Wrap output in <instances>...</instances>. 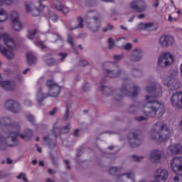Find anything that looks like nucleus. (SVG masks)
Returning <instances> with one entry per match:
<instances>
[{"label": "nucleus", "mask_w": 182, "mask_h": 182, "mask_svg": "<svg viewBox=\"0 0 182 182\" xmlns=\"http://www.w3.org/2000/svg\"><path fill=\"white\" fill-rule=\"evenodd\" d=\"M1 127H9V130L4 136L0 134V150H6L4 146L7 147H14L12 143H15L18 140L19 136V129L21 125L18 122L11 124V119L8 117H3L0 119Z\"/></svg>", "instance_id": "1"}, {"label": "nucleus", "mask_w": 182, "mask_h": 182, "mask_svg": "<svg viewBox=\"0 0 182 182\" xmlns=\"http://www.w3.org/2000/svg\"><path fill=\"white\" fill-rule=\"evenodd\" d=\"M146 91L151 95L146 96V106L147 107H145L144 114L149 116V117H156L157 112L160 109V102L154 100V97H159V94H156V87H148L146 88Z\"/></svg>", "instance_id": "2"}, {"label": "nucleus", "mask_w": 182, "mask_h": 182, "mask_svg": "<svg viewBox=\"0 0 182 182\" xmlns=\"http://www.w3.org/2000/svg\"><path fill=\"white\" fill-rule=\"evenodd\" d=\"M46 85L48 87V92L46 95L42 92V88H39L38 90L37 100L40 106H42L44 99L47 97H57L60 93V87L53 82V80L47 81Z\"/></svg>", "instance_id": "3"}, {"label": "nucleus", "mask_w": 182, "mask_h": 182, "mask_svg": "<svg viewBox=\"0 0 182 182\" xmlns=\"http://www.w3.org/2000/svg\"><path fill=\"white\" fill-rule=\"evenodd\" d=\"M1 39H3L9 50L0 44V52L3 53V55H4V56L6 57L9 60H11V59H14L15 57L14 50L16 49V44L15 43V41L14 39H12V38H11V36L7 33H0V41Z\"/></svg>", "instance_id": "4"}, {"label": "nucleus", "mask_w": 182, "mask_h": 182, "mask_svg": "<svg viewBox=\"0 0 182 182\" xmlns=\"http://www.w3.org/2000/svg\"><path fill=\"white\" fill-rule=\"evenodd\" d=\"M171 167L174 173L182 176V157L177 156L171 161Z\"/></svg>", "instance_id": "5"}, {"label": "nucleus", "mask_w": 182, "mask_h": 182, "mask_svg": "<svg viewBox=\"0 0 182 182\" xmlns=\"http://www.w3.org/2000/svg\"><path fill=\"white\" fill-rule=\"evenodd\" d=\"M171 103L175 109H182V91H178L172 95Z\"/></svg>", "instance_id": "6"}, {"label": "nucleus", "mask_w": 182, "mask_h": 182, "mask_svg": "<svg viewBox=\"0 0 182 182\" xmlns=\"http://www.w3.org/2000/svg\"><path fill=\"white\" fill-rule=\"evenodd\" d=\"M128 140L129 146L132 149H136L140 146V140L139 139V133L135 131H132L128 134Z\"/></svg>", "instance_id": "7"}, {"label": "nucleus", "mask_w": 182, "mask_h": 182, "mask_svg": "<svg viewBox=\"0 0 182 182\" xmlns=\"http://www.w3.org/2000/svg\"><path fill=\"white\" fill-rule=\"evenodd\" d=\"M100 26H102L100 16H94L93 21L87 23L88 29L90 31V32H92L94 33H95L96 32H99Z\"/></svg>", "instance_id": "8"}, {"label": "nucleus", "mask_w": 182, "mask_h": 182, "mask_svg": "<svg viewBox=\"0 0 182 182\" xmlns=\"http://www.w3.org/2000/svg\"><path fill=\"white\" fill-rule=\"evenodd\" d=\"M0 86L7 92H14L16 89V84L11 80H2V76L0 74Z\"/></svg>", "instance_id": "9"}, {"label": "nucleus", "mask_w": 182, "mask_h": 182, "mask_svg": "<svg viewBox=\"0 0 182 182\" xmlns=\"http://www.w3.org/2000/svg\"><path fill=\"white\" fill-rule=\"evenodd\" d=\"M4 107H6L7 110H10V112H13L14 113H18L21 112V105L18 104V102L12 100L6 101Z\"/></svg>", "instance_id": "10"}, {"label": "nucleus", "mask_w": 182, "mask_h": 182, "mask_svg": "<svg viewBox=\"0 0 182 182\" xmlns=\"http://www.w3.org/2000/svg\"><path fill=\"white\" fill-rule=\"evenodd\" d=\"M150 138L156 143H159L160 140V122L154 124L150 132Z\"/></svg>", "instance_id": "11"}, {"label": "nucleus", "mask_w": 182, "mask_h": 182, "mask_svg": "<svg viewBox=\"0 0 182 182\" xmlns=\"http://www.w3.org/2000/svg\"><path fill=\"white\" fill-rule=\"evenodd\" d=\"M46 0H38L39 9H32L31 4H26V12H31L33 16H39V14H41V11L45 8V6L42 4V2H45Z\"/></svg>", "instance_id": "12"}, {"label": "nucleus", "mask_w": 182, "mask_h": 182, "mask_svg": "<svg viewBox=\"0 0 182 182\" xmlns=\"http://www.w3.org/2000/svg\"><path fill=\"white\" fill-rule=\"evenodd\" d=\"M131 8L136 12H144L146 11V4L143 0H134L131 3Z\"/></svg>", "instance_id": "13"}, {"label": "nucleus", "mask_w": 182, "mask_h": 182, "mask_svg": "<svg viewBox=\"0 0 182 182\" xmlns=\"http://www.w3.org/2000/svg\"><path fill=\"white\" fill-rule=\"evenodd\" d=\"M139 31H147L150 32L151 31H156L157 27H156V24L153 22H148V23H139L137 26Z\"/></svg>", "instance_id": "14"}, {"label": "nucleus", "mask_w": 182, "mask_h": 182, "mask_svg": "<svg viewBox=\"0 0 182 182\" xmlns=\"http://www.w3.org/2000/svg\"><path fill=\"white\" fill-rule=\"evenodd\" d=\"M160 43L164 48L171 46L174 44V38L170 35H162L161 36Z\"/></svg>", "instance_id": "15"}, {"label": "nucleus", "mask_w": 182, "mask_h": 182, "mask_svg": "<svg viewBox=\"0 0 182 182\" xmlns=\"http://www.w3.org/2000/svg\"><path fill=\"white\" fill-rule=\"evenodd\" d=\"M170 133H171V130L170 128L167 127V125L163 124L161 126V141H167L168 138L170 137Z\"/></svg>", "instance_id": "16"}, {"label": "nucleus", "mask_w": 182, "mask_h": 182, "mask_svg": "<svg viewBox=\"0 0 182 182\" xmlns=\"http://www.w3.org/2000/svg\"><path fill=\"white\" fill-rule=\"evenodd\" d=\"M149 159L153 164H157L160 163V149H155L151 151L149 155Z\"/></svg>", "instance_id": "17"}, {"label": "nucleus", "mask_w": 182, "mask_h": 182, "mask_svg": "<svg viewBox=\"0 0 182 182\" xmlns=\"http://www.w3.org/2000/svg\"><path fill=\"white\" fill-rule=\"evenodd\" d=\"M161 60L165 66H170L174 62V58L170 53H164L161 55Z\"/></svg>", "instance_id": "18"}, {"label": "nucleus", "mask_w": 182, "mask_h": 182, "mask_svg": "<svg viewBox=\"0 0 182 182\" xmlns=\"http://www.w3.org/2000/svg\"><path fill=\"white\" fill-rule=\"evenodd\" d=\"M143 55H144V50L141 48H136L134 50L133 54L131 55L132 62H139L143 58Z\"/></svg>", "instance_id": "19"}, {"label": "nucleus", "mask_w": 182, "mask_h": 182, "mask_svg": "<svg viewBox=\"0 0 182 182\" xmlns=\"http://www.w3.org/2000/svg\"><path fill=\"white\" fill-rule=\"evenodd\" d=\"M168 150L172 156L182 154V145L180 144L171 145L168 148Z\"/></svg>", "instance_id": "20"}, {"label": "nucleus", "mask_w": 182, "mask_h": 182, "mask_svg": "<svg viewBox=\"0 0 182 182\" xmlns=\"http://www.w3.org/2000/svg\"><path fill=\"white\" fill-rule=\"evenodd\" d=\"M114 66H115L116 68L113 70L110 69H105V73L109 77H117L122 73V70H120L118 67H116V65L114 64Z\"/></svg>", "instance_id": "21"}, {"label": "nucleus", "mask_w": 182, "mask_h": 182, "mask_svg": "<svg viewBox=\"0 0 182 182\" xmlns=\"http://www.w3.org/2000/svg\"><path fill=\"white\" fill-rule=\"evenodd\" d=\"M166 86L171 87V89H177L180 86V83L174 78H167L163 80Z\"/></svg>", "instance_id": "22"}, {"label": "nucleus", "mask_w": 182, "mask_h": 182, "mask_svg": "<svg viewBox=\"0 0 182 182\" xmlns=\"http://www.w3.org/2000/svg\"><path fill=\"white\" fill-rule=\"evenodd\" d=\"M53 4L55 9H57L58 11H60L61 12H63V14H64V15H66V14L69 12V9L63 6V5H62V3L58 0H55Z\"/></svg>", "instance_id": "23"}, {"label": "nucleus", "mask_w": 182, "mask_h": 182, "mask_svg": "<svg viewBox=\"0 0 182 182\" xmlns=\"http://www.w3.org/2000/svg\"><path fill=\"white\" fill-rule=\"evenodd\" d=\"M26 62L29 66H32V65L36 63V57L33 53L28 52L26 54Z\"/></svg>", "instance_id": "24"}, {"label": "nucleus", "mask_w": 182, "mask_h": 182, "mask_svg": "<svg viewBox=\"0 0 182 182\" xmlns=\"http://www.w3.org/2000/svg\"><path fill=\"white\" fill-rule=\"evenodd\" d=\"M20 130L21 128L18 129V135L20 139H22L23 140H29L31 139V137H32V130L31 129H26L24 134H20Z\"/></svg>", "instance_id": "25"}, {"label": "nucleus", "mask_w": 182, "mask_h": 182, "mask_svg": "<svg viewBox=\"0 0 182 182\" xmlns=\"http://www.w3.org/2000/svg\"><path fill=\"white\" fill-rule=\"evenodd\" d=\"M11 28L16 32H20V31H22V23L19 20L13 21L11 22Z\"/></svg>", "instance_id": "26"}, {"label": "nucleus", "mask_w": 182, "mask_h": 182, "mask_svg": "<svg viewBox=\"0 0 182 182\" xmlns=\"http://www.w3.org/2000/svg\"><path fill=\"white\" fill-rule=\"evenodd\" d=\"M45 63L48 65V66H52V65L55 64V60L52 58V55L47 54L43 57Z\"/></svg>", "instance_id": "27"}, {"label": "nucleus", "mask_w": 182, "mask_h": 182, "mask_svg": "<svg viewBox=\"0 0 182 182\" xmlns=\"http://www.w3.org/2000/svg\"><path fill=\"white\" fill-rule=\"evenodd\" d=\"M161 182H166V180L168 178V171L167 169H161L160 172Z\"/></svg>", "instance_id": "28"}, {"label": "nucleus", "mask_w": 182, "mask_h": 182, "mask_svg": "<svg viewBox=\"0 0 182 182\" xmlns=\"http://www.w3.org/2000/svg\"><path fill=\"white\" fill-rule=\"evenodd\" d=\"M78 26H75V27H72L70 28V31H75V29H77L78 28H80L81 29H83L85 28V24H83V18L78 16L77 18Z\"/></svg>", "instance_id": "29"}, {"label": "nucleus", "mask_w": 182, "mask_h": 182, "mask_svg": "<svg viewBox=\"0 0 182 182\" xmlns=\"http://www.w3.org/2000/svg\"><path fill=\"white\" fill-rule=\"evenodd\" d=\"M8 19V13L3 9H0V22H6Z\"/></svg>", "instance_id": "30"}, {"label": "nucleus", "mask_w": 182, "mask_h": 182, "mask_svg": "<svg viewBox=\"0 0 182 182\" xmlns=\"http://www.w3.org/2000/svg\"><path fill=\"white\" fill-rule=\"evenodd\" d=\"M43 141H46V143H47L50 149H52V147H55V142H52V140L49 136H43Z\"/></svg>", "instance_id": "31"}, {"label": "nucleus", "mask_w": 182, "mask_h": 182, "mask_svg": "<svg viewBox=\"0 0 182 182\" xmlns=\"http://www.w3.org/2000/svg\"><path fill=\"white\" fill-rule=\"evenodd\" d=\"M10 18L11 19V22L19 21V15L16 11H11V13L10 14Z\"/></svg>", "instance_id": "32"}, {"label": "nucleus", "mask_w": 182, "mask_h": 182, "mask_svg": "<svg viewBox=\"0 0 182 182\" xmlns=\"http://www.w3.org/2000/svg\"><path fill=\"white\" fill-rule=\"evenodd\" d=\"M100 90L106 96H110V89L109 88V87L102 85L100 87Z\"/></svg>", "instance_id": "33"}, {"label": "nucleus", "mask_w": 182, "mask_h": 182, "mask_svg": "<svg viewBox=\"0 0 182 182\" xmlns=\"http://www.w3.org/2000/svg\"><path fill=\"white\" fill-rule=\"evenodd\" d=\"M14 0H0V6H3V5H7L8 6H11L12 4H14Z\"/></svg>", "instance_id": "34"}, {"label": "nucleus", "mask_w": 182, "mask_h": 182, "mask_svg": "<svg viewBox=\"0 0 182 182\" xmlns=\"http://www.w3.org/2000/svg\"><path fill=\"white\" fill-rule=\"evenodd\" d=\"M69 130H70V124H68L63 127V128L60 130V133H61V134H66V133L69 132Z\"/></svg>", "instance_id": "35"}, {"label": "nucleus", "mask_w": 182, "mask_h": 182, "mask_svg": "<svg viewBox=\"0 0 182 182\" xmlns=\"http://www.w3.org/2000/svg\"><path fill=\"white\" fill-rule=\"evenodd\" d=\"M70 113V106L67 105L65 112L64 116L63 117V120L66 121L69 119Z\"/></svg>", "instance_id": "36"}, {"label": "nucleus", "mask_w": 182, "mask_h": 182, "mask_svg": "<svg viewBox=\"0 0 182 182\" xmlns=\"http://www.w3.org/2000/svg\"><path fill=\"white\" fill-rule=\"evenodd\" d=\"M67 42L70 44L72 48H75V39H73V36L70 34H68Z\"/></svg>", "instance_id": "37"}, {"label": "nucleus", "mask_w": 182, "mask_h": 182, "mask_svg": "<svg viewBox=\"0 0 182 182\" xmlns=\"http://www.w3.org/2000/svg\"><path fill=\"white\" fill-rule=\"evenodd\" d=\"M36 35V29L28 31V39H34Z\"/></svg>", "instance_id": "38"}, {"label": "nucleus", "mask_w": 182, "mask_h": 182, "mask_svg": "<svg viewBox=\"0 0 182 182\" xmlns=\"http://www.w3.org/2000/svg\"><path fill=\"white\" fill-rule=\"evenodd\" d=\"M122 168L119 167H112L108 170L109 174H116V173H119Z\"/></svg>", "instance_id": "39"}, {"label": "nucleus", "mask_w": 182, "mask_h": 182, "mask_svg": "<svg viewBox=\"0 0 182 182\" xmlns=\"http://www.w3.org/2000/svg\"><path fill=\"white\" fill-rule=\"evenodd\" d=\"M114 29V26L109 23L102 29V32L106 33L110 31H113Z\"/></svg>", "instance_id": "40"}, {"label": "nucleus", "mask_w": 182, "mask_h": 182, "mask_svg": "<svg viewBox=\"0 0 182 182\" xmlns=\"http://www.w3.org/2000/svg\"><path fill=\"white\" fill-rule=\"evenodd\" d=\"M18 180H22V181L28 182V178H26V174L23 173H21L18 176H16Z\"/></svg>", "instance_id": "41"}, {"label": "nucleus", "mask_w": 182, "mask_h": 182, "mask_svg": "<svg viewBox=\"0 0 182 182\" xmlns=\"http://www.w3.org/2000/svg\"><path fill=\"white\" fill-rule=\"evenodd\" d=\"M139 90H140V88H139V87L134 86L133 92L131 94V97H136V96L139 94Z\"/></svg>", "instance_id": "42"}, {"label": "nucleus", "mask_w": 182, "mask_h": 182, "mask_svg": "<svg viewBox=\"0 0 182 182\" xmlns=\"http://www.w3.org/2000/svg\"><path fill=\"white\" fill-rule=\"evenodd\" d=\"M108 49H113L114 48V40H113V38H109L108 39Z\"/></svg>", "instance_id": "43"}, {"label": "nucleus", "mask_w": 182, "mask_h": 182, "mask_svg": "<svg viewBox=\"0 0 182 182\" xmlns=\"http://www.w3.org/2000/svg\"><path fill=\"white\" fill-rule=\"evenodd\" d=\"M132 159L133 161H141V160H143V159H144V156H137L136 155H133L132 156Z\"/></svg>", "instance_id": "44"}, {"label": "nucleus", "mask_w": 182, "mask_h": 182, "mask_svg": "<svg viewBox=\"0 0 182 182\" xmlns=\"http://www.w3.org/2000/svg\"><path fill=\"white\" fill-rule=\"evenodd\" d=\"M58 56H60V60L62 62L63 60H65L66 56H68L67 53H58Z\"/></svg>", "instance_id": "45"}, {"label": "nucleus", "mask_w": 182, "mask_h": 182, "mask_svg": "<svg viewBox=\"0 0 182 182\" xmlns=\"http://www.w3.org/2000/svg\"><path fill=\"white\" fill-rule=\"evenodd\" d=\"M133 48V45L132 43H127L124 47V49L125 50H132V48Z\"/></svg>", "instance_id": "46"}, {"label": "nucleus", "mask_w": 182, "mask_h": 182, "mask_svg": "<svg viewBox=\"0 0 182 182\" xmlns=\"http://www.w3.org/2000/svg\"><path fill=\"white\" fill-rule=\"evenodd\" d=\"M37 45L40 46L41 49H46V46H45V43H43V41H37Z\"/></svg>", "instance_id": "47"}, {"label": "nucleus", "mask_w": 182, "mask_h": 182, "mask_svg": "<svg viewBox=\"0 0 182 182\" xmlns=\"http://www.w3.org/2000/svg\"><path fill=\"white\" fill-rule=\"evenodd\" d=\"M89 89H90V85H89L87 83L83 85V86H82L83 92H87L89 90Z\"/></svg>", "instance_id": "48"}, {"label": "nucleus", "mask_w": 182, "mask_h": 182, "mask_svg": "<svg viewBox=\"0 0 182 182\" xmlns=\"http://www.w3.org/2000/svg\"><path fill=\"white\" fill-rule=\"evenodd\" d=\"M57 112H58V109L55 107V108H53L50 112H48V114L49 116H55Z\"/></svg>", "instance_id": "49"}, {"label": "nucleus", "mask_w": 182, "mask_h": 182, "mask_svg": "<svg viewBox=\"0 0 182 182\" xmlns=\"http://www.w3.org/2000/svg\"><path fill=\"white\" fill-rule=\"evenodd\" d=\"M64 163H65V164H66L65 169L66 170H70V168H71V167H70V161H69V160H68V159H65L64 161Z\"/></svg>", "instance_id": "50"}, {"label": "nucleus", "mask_w": 182, "mask_h": 182, "mask_svg": "<svg viewBox=\"0 0 182 182\" xmlns=\"http://www.w3.org/2000/svg\"><path fill=\"white\" fill-rule=\"evenodd\" d=\"M51 21H53V22H56L58 21V16L55 14H50V16L49 17Z\"/></svg>", "instance_id": "51"}, {"label": "nucleus", "mask_w": 182, "mask_h": 182, "mask_svg": "<svg viewBox=\"0 0 182 182\" xmlns=\"http://www.w3.org/2000/svg\"><path fill=\"white\" fill-rule=\"evenodd\" d=\"M136 122H143L147 120V117H144L142 116L136 117Z\"/></svg>", "instance_id": "52"}, {"label": "nucleus", "mask_w": 182, "mask_h": 182, "mask_svg": "<svg viewBox=\"0 0 182 182\" xmlns=\"http://www.w3.org/2000/svg\"><path fill=\"white\" fill-rule=\"evenodd\" d=\"M27 120H28V122H30L31 123H33V122L35 121V118H33V115L28 114L27 115Z\"/></svg>", "instance_id": "53"}, {"label": "nucleus", "mask_w": 182, "mask_h": 182, "mask_svg": "<svg viewBox=\"0 0 182 182\" xmlns=\"http://www.w3.org/2000/svg\"><path fill=\"white\" fill-rule=\"evenodd\" d=\"M168 21V22H173V21L176 22V21H177V18H173V16H171V14H169Z\"/></svg>", "instance_id": "54"}, {"label": "nucleus", "mask_w": 182, "mask_h": 182, "mask_svg": "<svg viewBox=\"0 0 182 182\" xmlns=\"http://www.w3.org/2000/svg\"><path fill=\"white\" fill-rule=\"evenodd\" d=\"M87 36V34L86 33H82L78 35V38H80V39H85Z\"/></svg>", "instance_id": "55"}, {"label": "nucleus", "mask_w": 182, "mask_h": 182, "mask_svg": "<svg viewBox=\"0 0 182 182\" xmlns=\"http://www.w3.org/2000/svg\"><path fill=\"white\" fill-rule=\"evenodd\" d=\"M119 92L121 93L120 97H122L127 94V90L126 89H121Z\"/></svg>", "instance_id": "56"}, {"label": "nucleus", "mask_w": 182, "mask_h": 182, "mask_svg": "<svg viewBox=\"0 0 182 182\" xmlns=\"http://www.w3.org/2000/svg\"><path fill=\"white\" fill-rule=\"evenodd\" d=\"M114 59L117 61L122 60V59H123V55H114Z\"/></svg>", "instance_id": "57"}, {"label": "nucleus", "mask_w": 182, "mask_h": 182, "mask_svg": "<svg viewBox=\"0 0 182 182\" xmlns=\"http://www.w3.org/2000/svg\"><path fill=\"white\" fill-rule=\"evenodd\" d=\"M92 14H95V10H89L86 14L87 18H90Z\"/></svg>", "instance_id": "58"}, {"label": "nucleus", "mask_w": 182, "mask_h": 182, "mask_svg": "<svg viewBox=\"0 0 182 182\" xmlns=\"http://www.w3.org/2000/svg\"><path fill=\"white\" fill-rule=\"evenodd\" d=\"M48 174H50V176H53V175L56 174V171L49 168L48 170Z\"/></svg>", "instance_id": "59"}, {"label": "nucleus", "mask_w": 182, "mask_h": 182, "mask_svg": "<svg viewBox=\"0 0 182 182\" xmlns=\"http://www.w3.org/2000/svg\"><path fill=\"white\" fill-rule=\"evenodd\" d=\"M80 65L81 66H86L87 65V61H86L85 60H80Z\"/></svg>", "instance_id": "60"}, {"label": "nucleus", "mask_w": 182, "mask_h": 182, "mask_svg": "<svg viewBox=\"0 0 182 182\" xmlns=\"http://www.w3.org/2000/svg\"><path fill=\"white\" fill-rule=\"evenodd\" d=\"M24 105L26 106H31L32 105V102H31L29 100H24Z\"/></svg>", "instance_id": "61"}, {"label": "nucleus", "mask_w": 182, "mask_h": 182, "mask_svg": "<svg viewBox=\"0 0 182 182\" xmlns=\"http://www.w3.org/2000/svg\"><path fill=\"white\" fill-rule=\"evenodd\" d=\"M77 133H79V129H75L74 133H73V136L77 137V136H78Z\"/></svg>", "instance_id": "62"}, {"label": "nucleus", "mask_w": 182, "mask_h": 182, "mask_svg": "<svg viewBox=\"0 0 182 182\" xmlns=\"http://www.w3.org/2000/svg\"><path fill=\"white\" fill-rule=\"evenodd\" d=\"M6 163H7V164H12V163H14V161H12V159H11L8 158L6 159Z\"/></svg>", "instance_id": "63"}, {"label": "nucleus", "mask_w": 182, "mask_h": 182, "mask_svg": "<svg viewBox=\"0 0 182 182\" xmlns=\"http://www.w3.org/2000/svg\"><path fill=\"white\" fill-rule=\"evenodd\" d=\"M46 182H55V180L50 178H48L46 180Z\"/></svg>", "instance_id": "64"}]
</instances>
